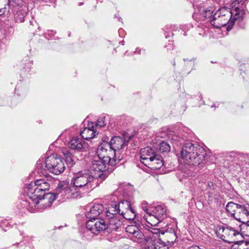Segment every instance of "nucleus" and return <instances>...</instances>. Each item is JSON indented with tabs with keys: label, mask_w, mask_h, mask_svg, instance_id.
<instances>
[{
	"label": "nucleus",
	"mask_w": 249,
	"mask_h": 249,
	"mask_svg": "<svg viewBox=\"0 0 249 249\" xmlns=\"http://www.w3.org/2000/svg\"><path fill=\"white\" fill-rule=\"evenodd\" d=\"M97 154V156L90 160L91 170H105L107 169V165L114 166L122 160L120 157H114L115 152L111 149L109 142L106 141H103L99 145Z\"/></svg>",
	"instance_id": "nucleus-1"
},
{
	"label": "nucleus",
	"mask_w": 249,
	"mask_h": 249,
	"mask_svg": "<svg viewBox=\"0 0 249 249\" xmlns=\"http://www.w3.org/2000/svg\"><path fill=\"white\" fill-rule=\"evenodd\" d=\"M180 154L186 164L196 166L205 160L206 152L198 144L188 142L183 145Z\"/></svg>",
	"instance_id": "nucleus-2"
},
{
	"label": "nucleus",
	"mask_w": 249,
	"mask_h": 249,
	"mask_svg": "<svg viewBox=\"0 0 249 249\" xmlns=\"http://www.w3.org/2000/svg\"><path fill=\"white\" fill-rule=\"evenodd\" d=\"M71 183L77 190L81 191L82 195L97 186L96 178L89 170L81 171L75 174Z\"/></svg>",
	"instance_id": "nucleus-3"
},
{
	"label": "nucleus",
	"mask_w": 249,
	"mask_h": 249,
	"mask_svg": "<svg viewBox=\"0 0 249 249\" xmlns=\"http://www.w3.org/2000/svg\"><path fill=\"white\" fill-rule=\"evenodd\" d=\"M211 24L214 28L219 29L228 24L227 30H231L235 21L239 20L232 12L225 8L217 10L213 15L209 17Z\"/></svg>",
	"instance_id": "nucleus-4"
},
{
	"label": "nucleus",
	"mask_w": 249,
	"mask_h": 249,
	"mask_svg": "<svg viewBox=\"0 0 249 249\" xmlns=\"http://www.w3.org/2000/svg\"><path fill=\"white\" fill-rule=\"evenodd\" d=\"M38 189L34 187L32 183L29 184L26 191V196L25 199L21 200L20 203V208L22 212L25 213L26 211L31 213L36 212L37 205L39 204V199L44 195Z\"/></svg>",
	"instance_id": "nucleus-5"
},
{
	"label": "nucleus",
	"mask_w": 249,
	"mask_h": 249,
	"mask_svg": "<svg viewBox=\"0 0 249 249\" xmlns=\"http://www.w3.org/2000/svg\"><path fill=\"white\" fill-rule=\"evenodd\" d=\"M56 192L54 195H56V198L59 197L62 199L77 198L82 196V192L77 190L74 186L70 185L64 181L59 182L56 189Z\"/></svg>",
	"instance_id": "nucleus-6"
},
{
	"label": "nucleus",
	"mask_w": 249,
	"mask_h": 249,
	"mask_svg": "<svg viewBox=\"0 0 249 249\" xmlns=\"http://www.w3.org/2000/svg\"><path fill=\"white\" fill-rule=\"evenodd\" d=\"M149 213L148 215H144L143 217L152 226H158L167 216L166 209L163 204L151 208Z\"/></svg>",
	"instance_id": "nucleus-7"
},
{
	"label": "nucleus",
	"mask_w": 249,
	"mask_h": 249,
	"mask_svg": "<svg viewBox=\"0 0 249 249\" xmlns=\"http://www.w3.org/2000/svg\"><path fill=\"white\" fill-rule=\"evenodd\" d=\"M110 201L107 203L108 216H113L114 214H118V213H122V212L127 211L132 208L131 206L130 202L126 200L120 201L117 203V198L114 196L110 197Z\"/></svg>",
	"instance_id": "nucleus-8"
},
{
	"label": "nucleus",
	"mask_w": 249,
	"mask_h": 249,
	"mask_svg": "<svg viewBox=\"0 0 249 249\" xmlns=\"http://www.w3.org/2000/svg\"><path fill=\"white\" fill-rule=\"evenodd\" d=\"M45 167L52 174L59 175L65 168L62 159L57 154H53L45 159Z\"/></svg>",
	"instance_id": "nucleus-9"
},
{
	"label": "nucleus",
	"mask_w": 249,
	"mask_h": 249,
	"mask_svg": "<svg viewBox=\"0 0 249 249\" xmlns=\"http://www.w3.org/2000/svg\"><path fill=\"white\" fill-rule=\"evenodd\" d=\"M86 227L94 234H97L107 228L105 220L98 218L89 219L86 223Z\"/></svg>",
	"instance_id": "nucleus-10"
},
{
	"label": "nucleus",
	"mask_w": 249,
	"mask_h": 249,
	"mask_svg": "<svg viewBox=\"0 0 249 249\" xmlns=\"http://www.w3.org/2000/svg\"><path fill=\"white\" fill-rule=\"evenodd\" d=\"M249 0H234L231 3V12L237 17L239 21L242 20L246 11V2Z\"/></svg>",
	"instance_id": "nucleus-11"
},
{
	"label": "nucleus",
	"mask_w": 249,
	"mask_h": 249,
	"mask_svg": "<svg viewBox=\"0 0 249 249\" xmlns=\"http://www.w3.org/2000/svg\"><path fill=\"white\" fill-rule=\"evenodd\" d=\"M21 0H0V16L11 14L14 12V7L19 4Z\"/></svg>",
	"instance_id": "nucleus-12"
},
{
	"label": "nucleus",
	"mask_w": 249,
	"mask_h": 249,
	"mask_svg": "<svg viewBox=\"0 0 249 249\" xmlns=\"http://www.w3.org/2000/svg\"><path fill=\"white\" fill-rule=\"evenodd\" d=\"M128 141H125L124 139L122 137L116 136L112 138L109 144L112 149L115 152V158L120 157L123 159L122 157L120 156V150L123 148L124 145L127 144Z\"/></svg>",
	"instance_id": "nucleus-13"
},
{
	"label": "nucleus",
	"mask_w": 249,
	"mask_h": 249,
	"mask_svg": "<svg viewBox=\"0 0 249 249\" xmlns=\"http://www.w3.org/2000/svg\"><path fill=\"white\" fill-rule=\"evenodd\" d=\"M108 208H106L105 212L106 220L107 221V230L109 231H112L118 230L122 225V222L117 217V214L113 216H108Z\"/></svg>",
	"instance_id": "nucleus-14"
},
{
	"label": "nucleus",
	"mask_w": 249,
	"mask_h": 249,
	"mask_svg": "<svg viewBox=\"0 0 249 249\" xmlns=\"http://www.w3.org/2000/svg\"><path fill=\"white\" fill-rule=\"evenodd\" d=\"M141 229L142 228L140 226L138 227L136 225H130L126 227L125 231L133 236L134 241L142 243L144 238V233L141 231Z\"/></svg>",
	"instance_id": "nucleus-15"
},
{
	"label": "nucleus",
	"mask_w": 249,
	"mask_h": 249,
	"mask_svg": "<svg viewBox=\"0 0 249 249\" xmlns=\"http://www.w3.org/2000/svg\"><path fill=\"white\" fill-rule=\"evenodd\" d=\"M177 224L174 223L167 225V229L165 231L161 233L164 235L165 239L169 244H173L177 240Z\"/></svg>",
	"instance_id": "nucleus-16"
},
{
	"label": "nucleus",
	"mask_w": 249,
	"mask_h": 249,
	"mask_svg": "<svg viewBox=\"0 0 249 249\" xmlns=\"http://www.w3.org/2000/svg\"><path fill=\"white\" fill-rule=\"evenodd\" d=\"M56 199V195H54L53 194L47 193L44 195L39 200V204L36 206V211L37 210H41L50 207Z\"/></svg>",
	"instance_id": "nucleus-17"
},
{
	"label": "nucleus",
	"mask_w": 249,
	"mask_h": 249,
	"mask_svg": "<svg viewBox=\"0 0 249 249\" xmlns=\"http://www.w3.org/2000/svg\"><path fill=\"white\" fill-rule=\"evenodd\" d=\"M234 218L242 223L249 222V205H240Z\"/></svg>",
	"instance_id": "nucleus-18"
},
{
	"label": "nucleus",
	"mask_w": 249,
	"mask_h": 249,
	"mask_svg": "<svg viewBox=\"0 0 249 249\" xmlns=\"http://www.w3.org/2000/svg\"><path fill=\"white\" fill-rule=\"evenodd\" d=\"M142 249H168V247L160 240L154 241L150 239L149 242L143 243Z\"/></svg>",
	"instance_id": "nucleus-19"
},
{
	"label": "nucleus",
	"mask_w": 249,
	"mask_h": 249,
	"mask_svg": "<svg viewBox=\"0 0 249 249\" xmlns=\"http://www.w3.org/2000/svg\"><path fill=\"white\" fill-rule=\"evenodd\" d=\"M155 150L150 147L147 146L140 150L141 161L145 165L156 154Z\"/></svg>",
	"instance_id": "nucleus-20"
},
{
	"label": "nucleus",
	"mask_w": 249,
	"mask_h": 249,
	"mask_svg": "<svg viewBox=\"0 0 249 249\" xmlns=\"http://www.w3.org/2000/svg\"><path fill=\"white\" fill-rule=\"evenodd\" d=\"M148 161V162L145 165L153 170L159 169L163 165L161 157L157 154Z\"/></svg>",
	"instance_id": "nucleus-21"
},
{
	"label": "nucleus",
	"mask_w": 249,
	"mask_h": 249,
	"mask_svg": "<svg viewBox=\"0 0 249 249\" xmlns=\"http://www.w3.org/2000/svg\"><path fill=\"white\" fill-rule=\"evenodd\" d=\"M104 210V207L102 204H94L91 206L89 211L88 212L86 216L89 219L96 218L100 213H102Z\"/></svg>",
	"instance_id": "nucleus-22"
},
{
	"label": "nucleus",
	"mask_w": 249,
	"mask_h": 249,
	"mask_svg": "<svg viewBox=\"0 0 249 249\" xmlns=\"http://www.w3.org/2000/svg\"><path fill=\"white\" fill-rule=\"evenodd\" d=\"M84 141L82 139L76 137L70 140L69 145L71 149L78 152H82L84 149Z\"/></svg>",
	"instance_id": "nucleus-23"
},
{
	"label": "nucleus",
	"mask_w": 249,
	"mask_h": 249,
	"mask_svg": "<svg viewBox=\"0 0 249 249\" xmlns=\"http://www.w3.org/2000/svg\"><path fill=\"white\" fill-rule=\"evenodd\" d=\"M160 234L159 229L152 228L148 229V231L144 234V238L143 239L142 243L149 242L150 239L151 240H158V238Z\"/></svg>",
	"instance_id": "nucleus-24"
},
{
	"label": "nucleus",
	"mask_w": 249,
	"mask_h": 249,
	"mask_svg": "<svg viewBox=\"0 0 249 249\" xmlns=\"http://www.w3.org/2000/svg\"><path fill=\"white\" fill-rule=\"evenodd\" d=\"M34 187H36L38 192L43 193L44 195L46 194L45 192L48 190L50 188V184L44 179H40L36 180L34 183ZM38 191V190H37Z\"/></svg>",
	"instance_id": "nucleus-25"
},
{
	"label": "nucleus",
	"mask_w": 249,
	"mask_h": 249,
	"mask_svg": "<svg viewBox=\"0 0 249 249\" xmlns=\"http://www.w3.org/2000/svg\"><path fill=\"white\" fill-rule=\"evenodd\" d=\"M94 127L92 125L90 127H86L80 132V135L83 139L89 140L92 139L98 134L96 131L94 129Z\"/></svg>",
	"instance_id": "nucleus-26"
},
{
	"label": "nucleus",
	"mask_w": 249,
	"mask_h": 249,
	"mask_svg": "<svg viewBox=\"0 0 249 249\" xmlns=\"http://www.w3.org/2000/svg\"><path fill=\"white\" fill-rule=\"evenodd\" d=\"M240 205L233 202H229L226 206V211L231 217L234 218Z\"/></svg>",
	"instance_id": "nucleus-27"
},
{
	"label": "nucleus",
	"mask_w": 249,
	"mask_h": 249,
	"mask_svg": "<svg viewBox=\"0 0 249 249\" xmlns=\"http://www.w3.org/2000/svg\"><path fill=\"white\" fill-rule=\"evenodd\" d=\"M216 189V185L213 182H208L206 189L208 190V196L209 198L214 199H218L217 193L215 194L214 190Z\"/></svg>",
	"instance_id": "nucleus-28"
},
{
	"label": "nucleus",
	"mask_w": 249,
	"mask_h": 249,
	"mask_svg": "<svg viewBox=\"0 0 249 249\" xmlns=\"http://www.w3.org/2000/svg\"><path fill=\"white\" fill-rule=\"evenodd\" d=\"M64 158L68 165L71 166L74 163V157L69 150L64 149L62 152Z\"/></svg>",
	"instance_id": "nucleus-29"
},
{
	"label": "nucleus",
	"mask_w": 249,
	"mask_h": 249,
	"mask_svg": "<svg viewBox=\"0 0 249 249\" xmlns=\"http://www.w3.org/2000/svg\"><path fill=\"white\" fill-rule=\"evenodd\" d=\"M13 225V223L11 221H9L3 217H0V228L4 231L11 228Z\"/></svg>",
	"instance_id": "nucleus-30"
},
{
	"label": "nucleus",
	"mask_w": 249,
	"mask_h": 249,
	"mask_svg": "<svg viewBox=\"0 0 249 249\" xmlns=\"http://www.w3.org/2000/svg\"><path fill=\"white\" fill-rule=\"evenodd\" d=\"M121 215H122L124 218L128 220H132L134 219L136 214L135 210L132 208L127 210V211L122 212L121 213Z\"/></svg>",
	"instance_id": "nucleus-31"
},
{
	"label": "nucleus",
	"mask_w": 249,
	"mask_h": 249,
	"mask_svg": "<svg viewBox=\"0 0 249 249\" xmlns=\"http://www.w3.org/2000/svg\"><path fill=\"white\" fill-rule=\"evenodd\" d=\"M26 15V12L23 10H18L14 16L16 22L21 23L24 21V18Z\"/></svg>",
	"instance_id": "nucleus-32"
},
{
	"label": "nucleus",
	"mask_w": 249,
	"mask_h": 249,
	"mask_svg": "<svg viewBox=\"0 0 249 249\" xmlns=\"http://www.w3.org/2000/svg\"><path fill=\"white\" fill-rule=\"evenodd\" d=\"M112 166L111 165H107V169L105 170H93L94 172H100L98 174V177L101 178L103 180L105 179L108 176L109 174V170L112 169Z\"/></svg>",
	"instance_id": "nucleus-33"
},
{
	"label": "nucleus",
	"mask_w": 249,
	"mask_h": 249,
	"mask_svg": "<svg viewBox=\"0 0 249 249\" xmlns=\"http://www.w3.org/2000/svg\"><path fill=\"white\" fill-rule=\"evenodd\" d=\"M159 149L162 153L169 152L170 150V146L168 143L163 141L160 142Z\"/></svg>",
	"instance_id": "nucleus-34"
},
{
	"label": "nucleus",
	"mask_w": 249,
	"mask_h": 249,
	"mask_svg": "<svg viewBox=\"0 0 249 249\" xmlns=\"http://www.w3.org/2000/svg\"><path fill=\"white\" fill-rule=\"evenodd\" d=\"M236 244L239 245L238 249H249V241H238Z\"/></svg>",
	"instance_id": "nucleus-35"
},
{
	"label": "nucleus",
	"mask_w": 249,
	"mask_h": 249,
	"mask_svg": "<svg viewBox=\"0 0 249 249\" xmlns=\"http://www.w3.org/2000/svg\"><path fill=\"white\" fill-rule=\"evenodd\" d=\"M105 116L100 117L96 122V126L99 127L104 126L106 124L105 121Z\"/></svg>",
	"instance_id": "nucleus-36"
},
{
	"label": "nucleus",
	"mask_w": 249,
	"mask_h": 249,
	"mask_svg": "<svg viewBox=\"0 0 249 249\" xmlns=\"http://www.w3.org/2000/svg\"><path fill=\"white\" fill-rule=\"evenodd\" d=\"M44 164L40 160L37 162L36 169L38 172L43 174V171L45 170V168H46L44 167Z\"/></svg>",
	"instance_id": "nucleus-37"
},
{
	"label": "nucleus",
	"mask_w": 249,
	"mask_h": 249,
	"mask_svg": "<svg viewBox=\"0 0 249 249\" xmlns=\"http://www.w3.org/2000/svg\"><path fill=\"white\" fill-rule=\"evenodd\" d=\"M142 208L143 210V211L146 213V215H148V214H149V212H151V209L149 210L147 208L146 206V203H142Z\"/></svg>",
	"instance_id": "nucleus-38"
},
{
	"label": "nucleus",
	"mask_w": 249,
	"mask_h": 249,
	"mask_svg": "<svg viewBox=\"0 0 249 249\" xmlns=\"http://www.w3.org/2000/svg\"><path fill=\"white\" fill-rule=\"evenodd\" d=\"M54 33H55L53 31H48V33L45 35V37L47 38L48 39H51L53 36L54 34Z\"/></svg>",
	"instance_id": "nucleus-39"
},
{
	"label": "nucleus",
	"mask_w": 249,
	"mask_h": 249,
	"mask_svg": "<svg viewBox=\"0 0 249 249\" xmlns=\"http://www.w3.org/2000/svg\"><path fill=\"white\" fill-rule=\"evenodd\" d=\"M230 231L231 233V234L234 236H236L237 235H241L238 231L235 230L233 228H231L230 229Z\"/></svg>",
	"instance_id": "nucleus-40"
},
{
	"label": "nucleus",
	"mask_w": 249,
	"mask_h": 249,
	"mask_svg": "<svg viewBox=\"0 0 249 249\" xmlns=\"http://www.w3.org/2000/svg\"><path fill=\"white\" fill-rule=\"evenodd\" d=\"M189 249H201L200 248H199V247H198V246H192L191 247H190Z\"/></svg>",
	"instance_id": "nucleus-41"
},
{
	"label": "nucleus",
	"mask_w": 249,
	"mask_h": 249,
	"mask_svg": "<svg viewBox=\"0 0 249 249\" xmlns=\"http://www.w3.org/2000/svg\"><path fill=\"white\" fill-rule=\"evenodd\" d=\"M206 16H207V15H208V16H209V15H211V11L209 10V11H207V12H206Z\"/></svg>",
	"instance_id": "nucleus-42"
},
{
	"label": "nucleus",
	"mask_w": 249,
	"mask_h": 249,
	"mask_svg": "<svg viewBox=\"0 0 249 249\" xmlns=\"http://www.w3.org/2000/svg\"><path fill=\"white\" fill-rule=\"evenodd\" d=\"M140 51V50H139V49L137 48L136 49L135 52H134V53H136L137 52H139Z\"/></svg>",
	"instance_id": "nucleus-43"
},
{
	"label": "nucleus",
	"mask_w": 249,
	"mask_h": 249,
	"mask_svg": "<svg viewBox=\"0 0 249 249\" xmlns=\"http://www.w3.org/2000/svg\"><path fill=\"white\" fill-rule=\"evenodd\" d=\"M20 235H24V233L23 231L20 232Z\"/></svg>",
	"instance_id": "nucleus-44"
},
{
	"label": "nucleus",
	"mask_w": 249,
	"mask_h": 249,
	"mask_svg": "<svg viewBox=\"0 0 249 249\" xmlns=\"http://www.w3.org/2000/svg\"><path fill=\"white\" fill-rule=\"evenodd\" d=\"M124 41H121V42H120V43H122V45H124Z\"/></svg>",
	"instance_id": "nucleus-45"
},
{
	"label": "nucleus",
	"mask_w": 249,
	"mask_h": 249,
	"mask_svg": "<svg viewBox=\"0 0 249 249\" xmlns=\"http://www.w3.org/2000/svg\"><path fill=\"white\" fill-rule=\"evenodd\" d=\"M122 20V18H119V21H121V20Z\"/></svg>",
	"instance_id": "nucleus-46"
},
{
	"label": "nucleus",
	"mask_w": 249,
	"mask_h": 249,
	"mask_svg": "<svg viewBox=\"0 0 249 249\" xmlns=\"http://www.w3.org/2000/svg\"><path fill=\"white\" fill-rule=\"evenodd\" d=\"M142 226L143 228H145L143 224L142 225Z\"/></svg>",
	"instance_id": "nucleus-47"
}]
</instances>
